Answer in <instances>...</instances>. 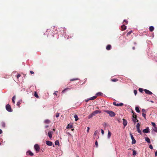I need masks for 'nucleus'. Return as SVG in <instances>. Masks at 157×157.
Here are the masks:
<instances>
[{
    "label": "nucleus",
    "mask_w": 157,
    "mask_h": 157,
    "mask_svg": "<svg viewBox=\"0 0 157 157\" xmlns=\"http://www.w3.org/2000/svg\"><path fill=\"white\" fill-rule=\"evenodd\" d=\"M104 112L109 114V115L111 117H113L115 115V113L112 111L105 110Z\"/></svg>",
    "instance_id": "1"
},
{
    "label": "nucleus",
    "mask_w": 157,
    "mask_h": 157,
    "mask_svg": "<svg viewBox=\"0 0 157 157\" xmlns=\"http://www.w3.org/2000/svg\"><path fill=\"white\" fill-rule=\"evenodd\" d=\"M34 148L37 152L39 151L40 149V147L39 145L37 144H36L34 145Z\"/></svg>",
    "instance_id": "2"
},
{
    "label": "nucleus",
    "mask_w": 157,
    "mask_h": 157,
    "mask_svg": "<svg viewBox=\"0 0 157 157\" xmlns=\"http://www.w3.org/2000/svg\"><path fill=\"white\" fill-rule=\"evenodd\" d=\"M6 109L9 112H12V109L11 108L10 105L9 104H7L6 106Z\"/></svg>",
    "instance_id": "3"
},
{
    "label": "nucleus",
    "mask_w": 157,
    "mask_h": 157,
    "mask_svg": "<svg viewBox=\"0 0 157 157\" xmlns=\"http://www.w3.org/2000/svg\"><path fill=\"white\" fill-rule=\"evenodd\" d=\"M130 135L131 136V139L132 140V144H135L136 143V140L134 138L133 136L131 133H130Z\"/></svg>",
    "instance_id": "4"
},
{
    "label": "nucleus",
    "mask_w": 157,
    "mask_h": 157,
    "mask_svg": "<svg viewBox=\"0 0 157 157\" xmlns=\"http://www.w3.org/2000/svg\"><path fill=\"white\" fill-rule=\"evenodd\" d=\"M143 132L144 133H149L150 132V130L149 127H147L146 128L143 129Z\"/></svg>",
    "instance_id": "5"
},
{
    "label": "nucleus",
    "mask_w": 157,
    "mask_h": 157,
    "mask_svg": "<svg viewBox=\"0 0 157 157\" xmlns=\"http://www.w3.org/2000/svg\"><path fill=\"white\" fill-rule=\"evenodd\" d=\"M144 91L145 93L147 94L151 95L152 94V93L151 91L147 90L144 89Z\"/></svg>",
    "instance_id": "6"
},
{
    "label": "nucleus",
    "mask_w": 157,
    "mask_h": 157,
    "mask_svg": "<svg viewBox=\"0 0 157 157\" xmlns=\"http://www.w3.org/2000/svg\"><path fill=\"white\" fill-rule=\"evenodd\" d=\"M113 104L114 105H116V106H122L123 105V103H116V102H113Z\"/></svg>",
    "instance_id": "7"
},
{
    "label": "nucleus",
    "mask_w": 157,
    "mask_h": 157,
    "mask_svg": "<svg viewBox=\"0 0 157 157\" xmlns=\"http://www.w3.org/2000/svg\"><path fill=\"white\" fill-rule=\"evenodd\" d=\"M123 124L124 127L126 126L127 124V121L124 119H123Z\"/></svg>",
    "instance_id": "8"
},
{
    "label": "nucleus",
    "mask_w": 157,
    "mask_h": 157,
    "mask_svg": "<svg viewBox=\"0 0 157 157\" xmlns=\"http://www.w3.org/2000/svg\"><path fill=\"white\" fill-rule=\"evenodd\" d=\"M46 144L47 145L49 146H52V142L49 141H46Z\"/></svg>",
    "instance_id": "9"
},
{
    "label": "nucleus",
    "mask_w": 157,
    "mask_h": 157,
    "mask_svg": "<svg viewBox=\"0 0 157 157\" xmlns=\"http://www.w3.org/2000/svg\"><path fill=\"white\" fill-rule=\"evenodd\" d=\"M26 153L27 155H29L31 156H33V154L30 151H27Z\"/></svg>",
    "instance_id": "10"
},
{
    "label": "nucleus",
    "mask_w": 157,
    "mask_h": 157,
    "mask_svg": "<svg viewBox=\"0 0 157 157\" xmlns=\"http://www.w3.org/2000/svg\"><path fill=\"white\" fill-rule=\"evenodd\" d=\"M52 132L51 131H49L48 133V135L50 139H51L52 138Z\"/></svg>",
    "instance_id": "11"
},
{
    "label": "nucleus",
    "mask_w": 157,
    "mask_h": 157,
    "mask_svg": "<svg viewBox=\"0 0 157 157\" xmlns=\"http://www.w3.org/2000/svg\"><path fill=\"white\" fill-rule=\"evenodd\" d=\"M121 28L122 30H125L126 29V26H125L124 24H123L122 25H121Z\"/></svg>",
    "instance_id": "12"
},
{
    "label": "nucleus",
    "mask_w": 157,
    "mask_h": 157,
    "mask_svg": "<svg viewBox=\"0 0 157 157\" xmlns=\"http://www.w3.org/2000/svg\"><path fill=\"white\" fill-rule=\"evenodd\" d=\"M73 126L71 124H69L67 127V128H72Z\"/></svg>",
    "instance_id": "13"
},
{
    "label": "nucleus",
    "mask_w": 157,
    "mask_h": 157,
    "mask_svg": "<svg viewBox=\"0 0 157 157\" xmlns=\"http://www.w3.org/2000/svg\"><path fill=\"white\" fill-rule=\"evenodd\" d=\"M145 141H146L148 143H150V142H151L150 140V139H149V138L147 137H145Z\"/></svg>",
    "instance_id": "14"
},
{
    "label": "nucleus",
    "mask_w": 157,
    "mask_h": 157,
    "mask_svg": "<svg viewBox=\"0 0 157 157\" xmlns=\"http://www.w3.org/2000/svg\"><path fill=\"white\" fill-rule=\"evenodd\" d=\"M95 113V115L98 114V113H101V111L100 110H96L94 111Z\"/></svg>",
    "instance_id": "15"
},
{
    "label": "nucleus",
    "mask_w": 157,
    "mask_h": 157,
    "mask_svg": "<svg viewBox=\"0 0 157 157\" xmlns=\"http://www.w3.org/2000/svg\"><path fill=\"white\" fill-rule=\"evenodd\" d=\"M95 113V115L98 114V113H101V111L100 110H96L94 111Z\"/></svg>",
    "instance_id": "16"
},
{
    "label": "nucleus",
    "mask_w": 157,
    "mask_h": 157,
    "mask_svg": "<svg viewBox=\"0 0 157 157\" xmlns=\"http://www.w3.org/2000/svg\"><path fill=\"white\" fill-rule=\"evenodd\" d=\"M136 118V117L132 118V120L134 123H136L138 121V120Z\"/></svg>",
    "instance_id": "17"
},
{
    "label": "nucleus",
    "mask_w": 157,
    "mask_h": 157,
    "mask_svg": "<svg viewBox=\"0 0 157 157\" xmlns=\"http://www.w3.org/2000/svg\"><path fill=\"white\" fill-rule=\"evenodd\" d=\"M111 135V132L109 131L108 134V136H107L108 139H109L110 138Z\"/></svg>",
    "instance_id": "18"
},
{
    "label": "nucleus",
    "mask_w": 157,
    "mask_h": 157,
    "mask_svg": "<svg viewBox=\"0 0 157 157\" xmlns=\"http://www.w3.org/2000/svg\"><path fill=\"white\" fill-rule=\"evenodd\" d=\"M74 117L75 118V121H77L78 120V118L77 115H75L74 116Z\"/></svg>",
    "instance_id": "19"
},
{
    "label": "nucleus",
    "mask_w": 157,
    "mask_h": 157,
    "mask_svg": "<svg viewBox=\"0 0 157 157\" xmlns=\"http://www.w3.org/2000/svg\"><path fill=\"white\" fill-rule=\"evenodd\" d=\"M111 48V46L110 45H108L106 47V49L107 50H109Z\"/></svg>",
    "instance_id": "20"
},
{
    "label": "nucleus",
    "mask_w": 157,
    "mask_h": 157,
    "mask_svg": "<svg viewBox=\"0 0 157 157\" xmlns=\"http://www.w3.org/2000/svg\"><path fill=\"white\" fill-rule=\"evenodd\" d=\"M135 110L138 113L140 112V111L139 110V108L138 107H135Z\"/></svg>",
    "instance_id": "21"
},
{
    "label": "nucleus",
    "mask_w": 157,
    "mask_h": 157,
    "mask_svg": "<svg viewBox=\"0 0 157 157\" xmlns=\"http://www.w3.org/2000/svg\"><path fill=\"white\" fill-rule=\"evenodd\" d=\"M154 27L153 26H151L149 27V30L150 31L152 32L154 30Z\"/></svg>",
    "instance_id": "22"
},
{
    "label": "nucleus",
    "mask_w": 157,
    "mask_h": 157,
    "mask_svg": "<svg viewBox=\"0 0 157 157\" xmlns=\"http://www.w3.org/2000/svg\"><path fill=\"white\" fill-rule=\"evenodd\" d=\"M97 96H93L92 97L90 98V100H94L97 98Z\"/></svg>",
    "instance_id": "23"
},
{
    "label": "nucleus",
    "mask_w": 157,
    "mask_h": 157,
    "mask_svg": "<svg viewBox=\"0 0 157 157\" xmlns=\"http://www.w3.org/2000/svg\"><path fill=\"white\" fill-rule=\"evenodd\" d=\"M153 130L155 132H157V127H156V126H155L153 127Z\"/></svg>",
    "instance_id": "24"
},
{
    "label": "nucleus",
    "mask_w": 157,
    "mask_h": 157,
    "mask_svg": "<svg viewBox=\"0 0 157 157\" xmlns=\"http://www.w3.org/2000/svg\"><path fill=\"white\" fill-rule=\"evenodd\" d=\"M21 102H22V100H21L19 101H18L17 102V105L19 106Z\"/></svg>",
    "instance_id": "25"
},
{
    "label": "nucleus",
    "mask_w": 157,
    "mask_h": 157,
    "mask_svg": "<svg viewBox=\"0 0 157 157\" xmlns=\"http://www.w3.org/2000/svg\"><path fill=\"white\" fill-rule=\"evenodd\" d=\"M138 132L140 135L142 134L141 132L140 128H137Z\"/></svg>",
    "instance_id": "26"
},
{
    "label": "nucleus",
    "mask_w": 157,
    "mask_h": 157,
    "mask_svg": "<svg viewBox=\"0 0 157 157\" xmlns=\"http://www.w3.org/2000/svg\"><path fill=\"white\" fill-rule=\"evenodd\" d=\"M50 121L48 120H45L44 121V122L46 124H48L50 122Z\"/></svg>",
    "instance_id": "27"
},
{
    "label": "nucleus",
    "mask_w": 157,
    "mask_h": 157,
    "mask_svg": "<svg viewBox=\"0 0 157 157\" xmlns=\"http://www.w3.org/2000/svg\"><path fill=\"white\" fill-rule=\"evenodd\" d=\"M94 116L92 115V113H91L88 116V119H90L92 118Z\"/></svg>",
    "instance_id": "28"
},
{
    "label": "nucleus",
    "mask_w": 157,
    "mask_h": 157,
    "mask_svg": "<svg viewBox=\"0 0 157 157\" xmlns=\"http://www.w3.org/2000/svg\"><path fill=\"white\" fill-rule=\"evenodd\" d=\"M55 144L56 145H59V141L58 140H56L55 142Z\"/></svg>",
    "instance_id": "29"
},
{
    "label": "nucleus",
    "mask_w": 157,
    "mask_h": 157,
    "mask_svg": "<svg viewBox=\"0 0 157 157\" xmlns=\"http://www.w3.org/2000/svg\"><path fill=\"white\" fill-rule=\"evenodd\" d=\"M132 113H133V114L132 115V118H136L137 116L136 115L135 113H134L133 112H132Z\"/></svg>",
    "instance_id": "30"
},
{
    "label": "nucleus",
    "mask_w": 157,
    "mask_h": 157,
    "mask_svg": "<svg viewBox=\"0 0 157 157\" xmlns=\"http://www.w3.org/2000/svg\"><path fill=\"white\" fill-rule=\"evenodd\" d=\"M132 150L133 152V155L134 156L136 154V151L133 149H132Z\"/></svg>",
    "instance_id": "31"
},
{
    "label": "nucleus",
    "mask_w": 157,
    "mask_h": 157,
    "mask_svg": "<svg viewBox=\"0 0 157 157\" xmlns=\"http://www.w3.org/2000/svg\"><path fill=\"white\" fill-rule=\"evenodd\" d=\"M1 125H2V126L4 127V128H5V123L4 122H2L1 123Z\"/></svg>",
    "instance_id": "32"
},
{
    "label": "nucleus",
    "mask_w": 157,
    "mask_h": 157,
    "mask_svg": "<svg viewBox=\"0 0 157 157\" xmlns=\"http://www.w3.org/2000/svg\"><path fill=\"white\" fill-rule=\"evenodd\" d=\"M34 96L36 98H39V96H38L37 93L36 92H35Z\"/></svg>",
    "instance_id": "33"
},
{
    "label": "nucleus",
    "mask_w": 157,
    "mask_h": 157,
    "mask_svg": "<svg viewBox=\"0 0 157 157\" xmlns=\"http://www.w3.org/2000/svg\"><path fill=\"white\" fill-rule=\"evenodd\" d=\"M142 116L145 119H146V113H142Z\"/></svg>",
    "instance_id": "34"
},
{
    "label": "nucleus",
    "mask_w": 157,
    "mask_h": 157,
    "mask_svg": "<svg viewBox=\"0 0 157 157\" xmlns=\"http://www.w3.org/2000/svg\"><path fill=\"white\" fill-rule=\"evenodd\" d=\"M15 96H14L12 98V101L13 103H15L14 99H15Z\"/></svg>",
    "instance_id": "35"
},
{
    "label": "nucleus",
    "mask_w": 157,
    "mask_h": 157,
    "mask_svg": "<svg viewBox=\"0 0 157 157\" xmlns=\"http://www.w3.org/2000/svg\"><path fill=\"white\" fill-rule=\"evenodd\" d=\"M140 124L139 123H138L137 124V125H136V128H140Z\"/></svg>",
    "instance_id": "36"
},
{
    "label": "nucleus",
    "mask_w": 157,
    "mask_h": 157,
    "mask_svg": "<svg viewBox=\"0 0 157 157\" xmlns=\"http://www.w3.org/2000/svg\"><path fill=\"white\" fill-rule=\"evenodd\" d=\"M111 80L113 82H116L118 80L117 79H112Z\"/></svg>",
    "instance_id": "37"
},
{
    "label": "nucleus",
    "mask_w": 157,
    "mask_h": 157,
    "mask_svg": "<svg viewBox=\"0 0 157 157\" xmlns=\"http://www.w3.org/2000/svg\"><path fill=\"white\" fill-rule=\"evenodd\" d=\"M139 90L140 92H143V89L142 88H140L139 89Z\"/></svg>",
    "instance_id": "38"
},
{
    "label": "nucleus",
    "mask_w": 157,
    "mask_h": 157,
    "mask_svg": "<svg viewBox=\"0 0 157 157\" xmlns=\"http://www.w3.org/2000/svg\"><path fill=\"white\" fill-rule=\"evenodd\" d=\"M151 123L153 127L156 126L155 123L154 122H151Z\"/></svg>",
    "instance_id": "39"
},
{
    "label": "nucleus",
    "mask_w": 157,
    "mask_h": 157,
    "mask_svg": "<svg viewBox=\"0 0 157 157\" xmlns=\"http://www.w3.org/2000/svg\"><path fill=\"white\" fill-rule=\"evenodd\" d=\"M95 145L96 146V147H98V142L97 141H96L95 142Z\"/></svg>",
    "instance_id": "40"
},
{
    "label": "nucleus",
    "mask_w": 157,
    "mask_h": 157,
    "mask_svg": "<svg viewBox=\"0 0 157 157\" xmlns=\"http://www.w3.org/2000/svg\"><path fill=\"white\" fill-rule=\"evenodd\" d=\"M134 94L135 95H136V94H137V91L136 90H134Z\"/></svg>",
    "instance_id": "41"
},
{
    "label": "nucleus",
    "mask_w": 157,
    "mask_h": 157,
    "mask_svg": "<svg viewBox=\"0 0 157 157\" xmlns=\"http://www.w3.org/2000/svg\"><path fill=\"white\" fill-rule=\"evenodd\" d=\"M132 32V31L131 30L129 32H128L127 33V35H129Z\"/></svg>",
    "instance_id": "42"
},
{
    "label": "nucleus",
    "mask_w": 157,
    "mask_h": 157,
    "mask_svg": "<svg viewBox=\"0 0 157 157\" xmlns=\"http://www.w3.org/2000/svg\"><path fill=\"white\" fill-rule=\"evenodd\" d=\"M59 113H57L56 115V117H59Z\"/></svg>",
    "instance_id": "43"
},
{
    "label": "nucleus",
    "mask_w": 157,
    "mask_h": 157,
    "mask_svg": "<svg viewBox=\"0 0 157 157\" xmlns=\"http://www.w3.org/2000/svg\"><path fill=\"white\" fill-rule=\"evenodd\" d=\"M149 147L151 149H152L153 148V147H152V146L151 145H149Z\"/></svg>",
    "instance_id": "44"
},
{
    "label": "nucleus",
    "mask_w": 157,
    "mask_h": 157,
    "mask_svg": "<svg viewBox=\"0 0 157 157\" xmlns=\"http://www.w3.org/2000/svg\"><path fill=\"white\" fill-rule=\"evenodd\" d=\"M79 79L78 78H75V79H73L71 80V81H74L75 80H78Z\"/></svg>",
    "instance_id": "45"
},
{
    "label": "nucleus",
    "mask_w": 157,
    "mask_h": 157,
    "mask_svg": "<svg viewBox=\"0 0 157 157\" xmlns=\"http://www.w3.org/2000/svg\"><path fill=\"white\" fill-rule=\"evenodd\" d=\"M101 92H98L97 93L96 95H100L101 94Z\"/></svg>",
    "instance_id": "46"
},
{
    "label": "nucleus",
    "mask_w": 157,
    "mask_h": 157,
    "mask_svg": "<svg viewBox=\"0 0 157 157\" xmlns=\"http://www.w3.org/2000/svg\"><path fill=\"white\" fill-rule=\"evenodd\" d=\"M98 133V131H95L94 133V135H96Z\"/></svg>",
    "instance_id": "47"
},
{
    "label": "nucleus",
    "mask_w": 157,
    "mask_h": 157,
    "mask_svg": "<svg viewBox=\"0 0 157 157\" xmlns=\"http://www.w3.org/2000/svg\"><path fill=\"white\" fill-rule=\"evenodd\" d=\"M101 133L102 135H103L104 134V131L102 129H101Z\"/></svg>",
    "instance_id": "48"
},
{
    "label": "nucleus",
    "mask_w": 157,
    "mask_h": 157,
    "mask_svg": "<svg viewBox=\"0 0 157 157\" xmlns=\"http://www.w3.org/2000/svg\"><path fill=\"white\" fill-rule=\"evenodd\" d=\"M145 100L148 101H150V100L147 98H145Z\"/></svg>",
    "instance_id": "49"
},
{
    "label": "nucleus",
    "mask_w": 157,
    "mask_h": 157,
    "mask_svg": "<svg viewBox=\"0 0 157 157\" xmlns=\"http://www.w3.org/2000/svg\"><path fill=\"white\" fill-rule=\"evenodd\" d=\"M87 133H88L89 132V130L90 129V128L89 127H87Z\"/></svg>",
    "instance_id": "50"
},
{
    "label": "nucleus",
    "mask_w": 157,
    "mask_h": 157,
    "mask_svg": "<svg viewBox=\"0 0 157 157\" xmlns=\"http://www.w3.org/2000/svg\"><path fill=\"white\" fill-rule=\"evenodd\" d=\"M142 112H143V113H146L145 112V109H142Z\"/></svg>",
    "instance_id": "51"
},
{
    "label": "nucleus",
    "mask_w": 157,
    "mask_h": 157,
    "mask_svg": "<svg viewBox=\"0 0 157 157\" xmlns=\"http://www.w3.org/2000/svg\"><path fill=\"white\" fill-rule=\"evenodd\" d=\"M69 89L68 88H66L65 89H64L63 91H62V92H64L65 91H66V90L68 89Z\"/></svg>",
    "instance_id": "52"
},
{
    "label": "nucleus",
    "mask_w": 157,
    "mask_h": 157,
    "mask_svg": "<svg viewBox=\"0 0 157 157\" xmlns=\"http://www.w3.org/2000/svg\"><path fill=\"white\" fill-rule=\"evenodd\" d=\"M124 22H126V24H128V21L125 20H124L123 23H124Z\"/></svg>",
    "instance_id": "53"
},
{
    "label": "nucleus",
    "mask_w": 157,
    "mask_h": 157,
    "mask_svg": "<svg viewBox=\"0 0 157 157\" xmlns=\"http://www.w3.org/2000/svg\"><path fill=\"white\" fill-rule=\"evenodd\" d=\"M21 76L20 75V74H18L17 76V78H18L19 77Z\"/></svg>",
    "instance_id": "54"
},
{
    "label": "nucleus",
    "mask_w": 157,
    "mask_h": 157,
    "mask_svg": "<svg viewBox=\"0 0 157 157\" xmlns=\"http://www.w3.org/2000/svg\"><path fill=\"white\" fill-rule=\"evenodd\" d=\"M90 100V98H89L87 99L85 101H86V102H87V101H88L89 100Z\"/></svg>",
    "instance_id": "55"
},
{
    "label": "nucleus",
    "mask_w": 157,
    "mask_h": 157,
    "mask_svg": "<svg viewBox=\"0 0 157 157\" xmlns=\"http://www.w3.org/2000/svg\"><path fill=\"white\" fill-rule=\"evenodd\" d=\"M30 73L31 74H34V72L33 71H30Z\"/></svg>",
    "instance_id": "56"
},
{
    "label": "nucleus",
    "mask_w": 157,
    "mask_h": 157,
    "mask_svg": "<svg viewBox=\"0 0 157 157\" xmlns=\"http://www.w3.org/2000/svg\"><path fill=\"white\" fill-rule=\"evenodd\" d=\"M92 115H93L94 116H95V115H95V113H94V112H92Z\"/></svg>",
    "instance_id": "57"
},
{
    "label": "nucleus",
    "mask_w": 157,
    "mask_h": 157,
    "mask_svg": "<svg viewBox=\"0 0 157 157\" xmlns=\"http://www.w3.org/2000/svg\"><path fill=\"white\" fill-rule=\"evenodd\" d=\"M155 156H157V151H156L155 153Z\"/></svg>",
    "instance_id": "58"
},
{
    "label": "nucleus",
    "mask_w": 157,
    "mask_h": 157,
    "mask_svg": "<svg viewBox=\"0 0 157 157\" xmlns=\"http://www.w3.org/2000/svg\"><path fill=\"white\" fill-rule=\"evenodd\" d=\"M2 133V131L1 129H0V134Z\"/></svg>",
    "instance_id": "59"
},
{
    "label": "nucleus",
    "mask_w": 157,
    "mask_h": 157,
    "mask_svg": "<svg viewBox=\"0 0 157 157\" xmlns=\"http://www.w3.org/2000/svg\"><path fill=\"white\" fill-rule=\"evenodd\" d=\"M48 127V125H46V126H45V128H47Z\"/></svg>",
    "instance_id": "60"
},
{
    "label": "nucleus",
    "mask_w": 157,
    "mask_h": 157,
    "mask_svg": "<svg viewBox=\"0 0 157 157\" xmlns=\"http://www.w3.org/2000/svg\"><path fill=\"white\" fill-rule=\"evenodd\" d=\"M135 49V47H132V49H133V50H134V49Z\"/></svg>",
    "instance_id": "61"
},
{
    "label": "nucleus",
    "mask_w": 157,
    "mask_h": 157,
    "mask_svg": "<svg viewBox=\"0 0 157 157\" xmlns=\"http://www.w3.org/2000/svg\"><path fill=\"white\" fill-rule=\"evenodd\" d=\"M54 94H55V95H57V94L56 93H54Z\"/></svg>",
    "instance_id": "62"
},
{
    "label": "nucleus",
    "mask_w": 157,
    "mask_h": 157,
    "mask_svg": "<svg viewBox=\"0 0 157 157\" xmlns=\"http://www.w3.org/2000/svg\"><path fill=\"white\" fill-rule=\"evenodd\" d=\"M150 101L151 102H152V103H153V102H154L153 101Z\"/></svg>",
    "instance_id": "63"
}]
</instances>
